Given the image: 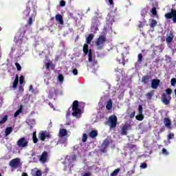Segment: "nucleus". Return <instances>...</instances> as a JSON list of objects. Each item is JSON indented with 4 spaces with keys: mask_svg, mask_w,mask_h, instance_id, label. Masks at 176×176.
Here are the masks:
<instances>
[{
    "mask_svg": "<svg viewBox=\"0 0 176 176\" xmlns=\"http://www.w3.org/2000/svg\"><path fill=\"white\" fill-rule=\"evenodd\" d=\"M164 124L165 127L171 130V120L168 118H164Z\"/></svg>",
    "mask_w": 176,
    "mask_h": 176,
    "instance_id": "obj_15",
    "label": "nucleus"
},
{
    "mask_svg": "<svg viewBox=\"0 0 176 176\" xmlns=\"http://www.w3.org/2000/svg\"><path fill=\"white\" fill-rule=\"evenodd\" d=\"M146 96L147 98H149V100H152V97H153V91L148 92L146 94Z\"/></svg>",
    "mask_w": 176,
    "mask_h": 176,
    "instance_id": "obj_35",
    "label": "nucleus"
},
{
    "mask_svg": "<svg viewBox=\"0 0 176 176\" xmlns=\"http://www.w3.org/2000/svg\"><path fill=\"white\" fill-rule=\"evenodd\" d=\"M24 34H25V30L21 28L19 30V31L17 32V34H16L15 39L19 40L20 38L21 39V38H23V36H24Z\"/></svg>",
    "mask_w": 176,
    "mask_h": 176,
    "instance_id": "obj_17",
    "label": "nucleus"
},
{
    "mask_svg": "<svg viewBox=\"0 0 176 176\" xmlns=\"http://www.w3.org/2000/svg\"><path fill=\"white\" fill-rule=\"evenodd\" d=\"M19 83H20V85H23V83H24V76H21L19 77Z\"/></svg>",
    "mask_w": 176,
    "mask_h": 176,
    "instance_id": "obj_43",
    "label": "nucleus"
},
{
    "mask_svg": "<svg viewBox=\"0 0 176 176\" xmlns=\"http://www.w3.org/2000/svg\"><path fill=\"white\" fill-rule=\"evenodd\" d=\"M131 126L130 124L124 125L121 129V134L122 135H127V130L130 129Z\"/></svg>",
    "mask_w": 176,
    "mask_h": 176,
    "instance_id": "obj_16",
    "label": "nucleus"
},
{
    "mask_svg": "<svg viewBox=\"0 0 176 176\" xmlns=\"http://www.w3.org/2000/svg\"><path fill=\"white\" fill-rule=\"evenodd\" d=\"M135 118L136 120H139L140 122L144 120V115H142V113H139V115L136 116Z\"/></svg>",
    "mask_w": 176,
    "mask_h": 176,
    "instance_id": "obj_33",
    "label": "nucleus"
},
{
    "mask_svg": "<svg viewBox=\"0 0 176 176\" xmlns=\"http://www.w3.org/2000/svg\"><path fill=\"white\" fill-rule=\"evenodd\" d=\"M14 81L19 82V75H16Z\"/></svg>",
    "mask_w": 176,
    "mask_h": 176,
    "instance_id": "obj_58",
    "label": "nucleus"
},
{
    "mask_svg": "<svg viewBox=\"0 0 176 176\" xmlns=\"http://www.w3.org/2000/svg\"><path fill=\"white\" fill-rule=\"evenodd\" d=\"M32 89H34V87H32V85H30L29 87L30 91H31V90H32Z\"/></svg>",
    "mask_w": 176,
    "mask_h": 176,
    "instance_id": "obj_61",
    "label": "nucleus"
},
{
    "mask_svg": "<svg viewBox=\"0 0 176 176\" xmlns=\"http://www.w3.org/2000/svg\"><path fill=\"white\" fill-rule=\"evenodd\" d=\"M19 91H24V87L22 85H19Z\"/></svg>",
    "mask_w": 176,
    "mask_h": 176,
    "instance_id": "obj_54",
    "label": "nucleus"
},
{
    "mask_svg": "<svg viewBox=\"0 0 176 176\" xmlns=\"http://www.w3.org/2000/svg\"><path fill=\"white\" fill-rule=\"evenodd\" d=\"M174 39V34L170 32L168 34L166 35V42L168 45H170Z\"/></svg>",
    "mask_w": 176,
    "mask_h": 176,
    "instance_id": "obj_13",
    "label": "nucleus"
},
{
    "mask_svg": "<svg viewBox=\"0 0 176 176\" xmlns=\"http://www.w3.org/2000/svg\"><path fill=\"white\" fill-rule=\"evenodd\" d=\"M72 111H73L72 115L74 116V118H80L82 116V110L79 109V101L74 100L73 102Z\"/></svg>",
    "mask_w": 176,
    "mask_h": 176,
    "instance_id": "obj_2",
    "label": "nucleus"
},
{
    "mask_svg": "<svg viewBox=\"0 0 176 176\" xmlns=\"http://www.w3.org/2000/svg\"><path fill=\"white\" fill-rule=\"evenodd\" d=\"M31 12V8L27 7L26 9L23 12V14L26 16L28 17L30 16V13Z\"/></svg>",
    "mask_w": 176,
    "mask_h": 176,
    "instance_id": "obj_26",
    "label": "nucleus"
},
{
    "mask_svg": "<svg viewBox=\"0 0 176 176\" xmlns=\"http://www.w3.org/2000/svg\"><path fill=\"white\" fill-rule=\"evenodd\" d=\"M150 80L151 76H144L142 78V82L144 83V85H147V83H149Z\"/></svg>",
    "mask_w": 176,
    "mask_h": 176,
    "instance_id": "obj_21",
    "label": "nucleus"
},
{
    "mask_svg": "<svg viewBox=\"0 0 176 176\" xmlns=\"http://www.w3.org/2000/svg\"><path fill=\"white\" fill-rule=\"evenodd\" d=\"M66 159L68 160V162H75L76 160V155L72 153L70 156L67 155Z\"/></svg>",
    "mask_w": 176,
    "mask_h": 176,
    "instance_id": "obj_20",
    "label": "nucleus"
},
{
    "mask_svg": "<svg viewBox=\"0 0 176 176\" xmlns=\"http://www.w3.org/2000/svg\"><path fill=\"white\" fill-rule=\"evenodd\" d=\"M85 54H88V61L89 63L93 62V56H91V50H89V45L85 44L82 48Z\"/></svg>",
    "mask_w": 176,
    "mask_h": 176,
    "instance_id": "obj_4",
    "label": "nucleus"
},
{
    "mask_svg": "<svg viewBox=\"0 0 176 176\" xmlns=\"http://www.w3.org/2000/svg\"><path fill=\"white\" fill-rule=\"evenodd\" d=\"M111 142L109 141V140L105 139L102 143V146H104V148H108V146H109Z\"/></svg>",
    "mask_w": 176,
    "mask_h": 176,
    "instance_id": "obj_25",
    "label": "nucleus"
},
{
    "mask_svg": "<svg viewBox=\"0 0 176 176\" xmlns=\"http://www.w3.org/2000/svg\"><path fill=\"white\" fill-rule=\"evenodd\" d=\"M107 42V37L105 36H100L96 41V46L98 50L102 49L104 44Z\"/></svg>",
    "mask_w": 176,
    "mask_h": 176,
    "instance_id": "obj_3",
    "label": "nucleus"
},
{
    "mask_svg": "<svg viewBox=\"0 0 176 176\" xmlns=\"http://www.w3.org/2000/svg\"><path fill=\"white\" fill-rule=\"evenodd\" d=\"M49 156V153L47 151H43L41 154L39 160L41 163H46L47 162V157Z\"/></svg>",
    "mask_w": 176,
    "mask_h": 176,
    "instance_id": "obj_11",
    "label": "nucleus"
},
{
    "mask_svg": "<svg viewBox=\"0 0 176 176\" xmlns=\"http://www.w3.org/2000/svg\"><path fill=\"white\" fill-rule=\"evenodd\" d=\"M58 80H59V82H64V76H63V74H59L58 77Z\"/></svg>",
    "mask_w": 176,
    "mask_h": 176,
    "instance_id": "obj_37",
    "label": "nucleus"
},
{
    "mask_svg": "<svg viewBox=\"0 0 176 176\" xmlns=\"http://www.w3.org/2000/svg\"><path fill=\"white\" fill-rule=\"evenodd\" d=\"M45 67L47 69H49L50 68V63H47L45 64Z\"/></svg>",
    "mask_w": 176,
    "mask_h": 176,
    "instance_id": "obj_55",
    "label": "nucleus"
},
{
    "mask_svg": "<svg viewBox=\"0 0 176 176\" xmlns=\"http://www.w3.org/2000/svg\"><path fill=\"white\" fill-rule=\"evenodd\" d=\"M17 85H19V81H14V80L12 87H13L14 89H16V87H17Z\"/></svg>",
    "mask_w": 176,
    "mask_h": 176,
    "instance_id": "obj_49",
    "label": "nucleus"
},
{
    "mask_svg": "<svg viewBox=\"0 0 176 176\" xmlns=\"http://www.w3.org/2000/svg\"><path fill=\"white\" fill-rule=\"evenodd\" d=\"M72 74H74L75 76L78 75V69H74L72 70Z\"/></svg>",
    "mask_w": 176,
    "mask_h": 176,
    "instance_id": "obj_52",
    "label": "nucleus"
},
{
    "mask_svg": "<svg viewBox=\"0 0 176 176\" xmlns=\"http://www.w3.org/2000/svg\"><path fill=\"white\" fill-rule=\"evenodd\" d=\"M93 38H94V34H90L86 38V43L89 45L91 43V41H93Z\"/></svg>",
    "mask_w": 176,
    "mask_h": 176,
    "instance_id": "obj_22",
    "label": "nucleus"
},
{
    "mask_svg": "<svg viewBox=\"0 0 176 176\" xmlns=\"http://www.w3.org/2000/svg\"><path fill=\"white\" fill-rule=\"evenodd\" d=\"M165 17L168 19H173V23H176V10L171 8L170 12L165 14Z\"/></svg>",
    "mask_w": 176,
    "mask_h": 176,
    "instance_id": "obj_8",
    "label": "nucleus"
},
{
    "mask_svg": "<svg viewBox=\"0 0 176 176\" xmlns=\"http://www.w3.org/2000/svg\"><path fill=\"white\" fill-rule=\"evenodd\" d=\"M166 93H163L161 96V101L164 105H169L171 101V93L173 89L168 88L165 90Z\"/></svg>",
    "mask_w": 176,
    "mask_h": 176,
    "instance_id": "obj_1",
    "label": "nucleus"
},
{
    "mask_svg": "<svg viewBox=\"0 0 176 176\" xmlns=\"http://www.w3.org/2000/svg\"><path fill=\"white\" fill-rule=\"evenodd\" d=\"M146 167H148V165L146 164V163H143V164H141L140 165V168H146Z\"/></svg>",
    "mask_w": 176,
    "mask_h": 176,
    "instance_id": "obj_46",
    "label": "nucleus"
},
{
    "mask_svg": "<svg viewBox=\"0 0 176 176\" xmlns=\"http://www.w3.org/2000/svg\"><path fill=\"white\" fill-rule=\"evenodd\" d=\"M8 121V115H6L1 120H0V124H3Z\"/></svg>",
    "mask_w": 176,
    "mask_h": 176,
    "instance_id": "obj_31",
    "label": "nucleus"
},
{
    "mask_svg": "<svg viewBox=\"0 0 176 176\" xmlns=\"http://www.w3.org/2000/svg\"><path fill=\"white\" fill-rule=\"evenodd\" d=\"M36 16V11L34 10V12L31 14L30 16L28 23L25 25V28H29V27H31L32 24H34V20H35V16Z\"/></svg>",
    "mask_w": 176,
    "mask_h": 176,
    "instance_id": "obj_9",
    "label": "nucleus"
},
{
    "mask_svg": "<svg viewBox=\"0 0 176 176\" xmlns=\"http://www.w3.org/2000/svg\"><path fill=\"white\" fill-rule=\"evenodd\" d=\"M82 141V142H86V141H87V134H83Z\"/></svg>",
    "mask_w": 176,
    "mask_h": 176,
    "instance_id": "obj_41",
    "label": "nucleus"
},
{
    "mask_svg": "<svg viewBox=\"0 0 176 176\" xmlns=\"http://www.w3.org/2000/svg\"><path fill=\"white\" fill-rule=\"evenodd\" d=\"M122 65H123V67H124V65H126V62L123 61L122 62Z\"/></svg>",
    "mask_w": 176,
    "mask_h": 176,
    "instance_id": "obj_64",
    "label": "nucleus"
},
{
    "mask_svg": "<svg viewBox=\"0 0 176 176\" xmlns=\"http://www.w3.org/2000/svg\"><path fill=\"white\" fill-rule=\"evenodd\" d=\"M38 138L41 141H45L46 140V131H41L38 133Z\"/></svg>",
    "mask_w": 176,
    "mask_h": 176,
    "instance_id": "obj_18",
    "label": "nucleus"
},
{
    "mask_svg": "<svg viewBox=\"0 0 176 176\" xmlns=\"http://www.w3.org/2000/svg\"><path fill=\"white\" fill-rule=\"evenodd\" d=\"M49 105L51 108H54V106L52 103H49Z\"/></svg>",
    "mask_w": 176,
    "mask_h": 176,
    "instance_id": "obj_62",
    "label": "nucleus"
},
{
    "mask_svg": "<svg viewBox=\"0 0 176 176\" xmlns=\"http://www.w3.org/2000/svg\"><path fill=\"white\" fill-rule=\"evenodd\" d=\"M170 85L171 86H175L176 85V78H173L170 80Z\"/></svg>",
    "mask_w": 176,
    "mask_h": 176,
    "instance_id": "obj_40",
    "label": "nucleus"
},
{
    "mask_svg": "<svg viewBox=\"0 0 176 176\" xmlns=\"http://www.w3.org/2000/svg\"><path fill=\"white\" fill-rule=\"evenodd\" d=\"M22 176H28V175L27 173H23L22 174Z\"/></svg>",
    "mask_w": 176,
    "mask_h": 176,
    "instance_id": "obj_63",
    "label": "nucleus"
},
{
    "mask_svg": "<svg viewBox=\"0 0 176 176\" xmlns=\"http://www.w3.org/2000/svg\"><path fill=\"white\" fill-rule=\"evenodd\" d=\"M162 152V155H165V156L168 155V153L167 152V149L163 148Z\"/></svg>",
    "mask_w": 176,
    "mask_h": 176,
    "instance_id": "obj_44",
    "label": "nucleus"
},
{
    "mask_svg": "<svg viewBox=\"0 0 176 176\" xmlns=\"http://www.w3.org/2000/svg\"><path fill=\"white\" fill-rule=\"evenodd\" d=\"M32 140H33L34 144H36L38 142V138L36 137V132L33 133Z\"/></svg>",
    "mask_w": 176,
    "mask_h": 176,
    "instance_id": "obj_30",
    "label": "nucleus"
},
{
    "mask_svg": "<svg viewBox=\"0 0 176 176\" xmlns=\"http://www.w3.org/2000/svg\"><path fill=\"white\" fill-rule=\"evenodd\" d=\"M134 116H135V111L132 112L131 114V118H134Z\"/></svg>",
    "mask_w": 176,
    "mask_h": 176,
    "instance_id": "obj_57",
    "label": "nucleus"
},
{
    "mask_svg": "<svg viewBox=\"0 0 176 176\" xmlns=\"http://www.w3.org/2000/svg\"><path fill=\"white\" fill-rule=\"evenodd\" d=\"M109 3L110 5H113V0H109Z\"/></svg>",
    "mask_w": 176,
    "mask_h": 176,
    "instance_id": "obj_59",
    "label": "nucleus"
},
{
    "mask_svg": "<svg viewBox=\"0 0 176 176\" xmlns=\"http://www.w3.org/2000/svg\"><path fill=\"white\" fill-rule=\"evenodd\" d=\"M151 13L153 14V16H156V14H157V11H156V8L153 7L152 9H151Z\"/></svg>",
    "mask_w": 176,
    "mask_h": 176,
    "instance_id": "obj_39",
    "label": "nucleus"
},
{
    "mask_svg": "<svg viewBox=\"0 0 176 176\" xmlns=\"http://www.w3.org/2000/svg\"><path fill=\"white\" fill-rule=\"evenodd\" d=\"M15 67H16L17 71H21V65H20V63H15Z\"/></svg>",
    "mask_w": 176,
    "mask_h": 176,
    "instance_id": "obj_42",
    "label": "nucleus"
},
{
    "mask_svg": "<svg viewBox=\"0 0 176 176\" xmlns=\"http://www.w3.org/2000/svg\"><path fill=\"white\" fill-rule=\"evenodd\" d=\"M68 135V131L65 129H60L59 131V137L63 138Z\"/></svg>",
    "mask_w": 176,
    "mask_h": 176,
    "instance_id": "obj_19",
    "label": "nucleus"
},
{
    "mask_svg": "<svg viewBox=\"0 0 176 176\" xmlns=\"http://www.w3.org/2000/svg\"><path fill=\"white\" fill-rule=\"evenodd\" d=\"M138 111H139V113H142V112H143L142 105H139Z\"/></svg>",
    "mask_w": 176,
    "mask_h": 176,
    "instance_id": "obj_51",
    "label": "nucleus"
},
{
    "mask_svg": "<svg viewBox=\"0 0 176 176\" xmlns=\"http://www.w3.org/2000/svg\"><path fill=\"white\" fill-rule=\"evenodd\" d=\"M13 131V129L10 126L7 127L6 129V135H10V134L12 133V131Z\"/></svg>",
    "mask_w": 176,
    "mask_h": 176,
    "instance_id": "obj_29",
    "label": "nucleus"
},
{
    "mask_svg": "<svg viewBox=\"0 0 176 176\" xmlns=\"http://www.w3.org/2000/svg\"><path fill=\"white\" fill-rule=\"evenodd\" d=\"M126 148L128 149H134V148H135V145L133 144H130L129 143L127 145H126Z\"/></svg>",
    "mask_w": 176,
    "mask_h": 176,
    "instance_id": "obj_36",
    "label": "nucleus"
},
{
    "mask_svg": "<svg viewBox=\"0 0 176 176\" xmlns=\"http://www.w3.org/2000/svg\"><path fill=\"white\" fill-rule=\"evenodd\" d=\"M89 63H93L91 65V67H94L95 65H97V64H98V61H97L96 60H94L92 59V62H89Z\"/></svg>",
    "mask_w": 176,
    "mask_h": 176,
    "instance_id": "obj_45",
    "label": "nucleus"
},
{
    "mask_svg": "<svg viewBox=\"0 0 176 176\" xmlns=\"http://www.w3.org/2000/svg\"><path fill=\"white\" fill-rule=\"evenodd\" d=\"M119 173H120V168L115 169L113 172L111 173L110 176H116Z\"/></svg>",
    "mask_w": 176,
    "mask_h": 176,
    "instance_id": "obj_27",
    "label": "nucleus"
},
{
    "mask_svg": "<svg viewBox=\"0 0 176 176\" xmlns=\"http://www.w3.org/2000/svg\"><path fill=\"white\" fill-rule=\"evenodd\" d=\"M120 71H121V69H119V67H117V68L116 69V72H120Z\"/></svg>",
    "mask_w": 176,
    "mask_h": 176,
    "instance_id": "obj_60",
    "label": "nucleus"
},
{
    "mask_svg": "<svg viewBox=\"0 0 176 176\" xmlns=\"http://www.w3.org/2000/svg\"><path fill=\"white\" fill-rule=\"evenodd\" d=\"M36 176H42V172L38 170L37 171H36V174H35Z\"/></svg>",
    "mask_w": 176,
    "mask_h": 176,
    "instance_id": "obj_50",
    "label": "nucleus"
},
{
    "mask_svg": "<svg viewBox=\"0 0 176 176\" xmlns=\"http://www.w3.org/2000/svg\"><path fill=\"white\" fill-rule=\"evenodd\" d=\"M156 25H157V21H156V20L153 19L150 23V27L151 28H155V27H156Z\"/></svg>",
    "mask_w": 176,
    "mask_h": 176,
    "instance_id": "obj_28",
    "label": "nucleus"
},
{
    "mask_svg": "<svg viewBox=\"0 0 176 176\" xmlns=\"http://www.w3.org/2000/svg\"><path fill=\"white\" fill-rule=\"evenodd\" d=\"M109 123L111 129H115L118 124V117L116 115L110 116L109 118Z\"/></svg>",
    "mask_w": 176,
    "mask_h": 176,
    "instance_id": "obj_6",
    "label": "nucleus"
},
{
    "mask_svg": "<svg viewBox=\"0 0 176 176\" xmlns=\"http://www.w3.org/2000/svg\"><path fill=\"white\" fill-rule=\"evenodd\" d=\"M16 145L19 148H26V146H28V140L25 137L21 138L18 140Z\"/></svg>",
    "mask_w": 176,
    "mask_h": 176,
    "instance_id": "obj_7",
    "label": "nucleus"
},
{
    "mask_svg": "<svg viewBox=\"0 0 176 176\" xmlns=\"http://www.w3.org/2000/svg\"><path fill=\"white\" fill-rule=\"evenodd\" d=\"M52 138V135L50 133H47V132L45 133V138Z\"/></svg>",
    "mask_w": 176,
    "mask_h": 176,
    "instance_id": "obj_53",
    "label": "nucleus"
},
{
    "mask_svg": "<svg viewBox=\"0 0 176 176\" xmlns=\"http://www.w3.org/2000/svg\"><path fill=\"white\" fill-rule=\"evenodd\" d=\"M10 167L11 168H19L21 166V162H20V158H14L9 163Z\"/></svg>",
    "mask_w": 176,
    "mask_h": 176,
    "instance_id": "obj_5",
    "label": "nucleus"
},
{
    "mask_svg": "<svg viewBox=\"0 0 176 176\" xmlns=\"http://www.w3.org/2000/svg\"><path fill=\"white\" fill-rule=\"evenodd\" d=\"M144 27V24L142 23V22H141L139 25H138V28H142Z\"/></svg>",
    "mask_w": 176,
    "mask_h": 176,
    "instance_id": "obj_56",
    "label": "nucleus"
},
{
    "mask_svg": "<svg viewBox=\"0 0 176 176\" xmlns=\"http://www.w3.org/2000/svg\"><path fill=\"white\" fill-rule=\"evenodd\" d=\"M97 135H98V133L96 130H92L89 133V137H91V138H96Z\"/></svg>",
    "mask_w": 176,
    "mask_h": 176,
    "instance_id": "obj_23",
    "label": "nucleus"
},
{
    "mask_svg": "<svg viewBox=\"0 0 176 176\" xmlns=\"http://www.w3.org/2000/svg\"><path fill=\"white\" fill-rule=\"evenodd\" d=\"M55 20L60 24V25H64V19H63V15L61 14H56L55 16Z\"/></svg>",
    "mask_w": 176,
    "mask_h": 176,
    "instance_id": "obj_14",
    "label": "nucleus"
},
{
    "mask_svg": "<svg viewBox=\"0 0 176 176\" xmlns=\"http://www.w3.org/2000/svg\"><path fill=\"white\" fill-rule=\"evenodd\" d=\"M60 6H61V8H64V6H65V1H64V0L60 1Z\"/></svg>",
    "mask_w": 176,
    "mask_h": 176,
    "instance_id": "obj_47",
    "label": "nucleus"
},
{
    "mask_svg": "<svg viewBox=\"0 0 176 176\" xmlns=\"http://www.w3.org/2000/svg\"><path fill=\"white\" fill-rule=\"evenodd\" d=\"M106 109L107 111H111L112 109V100L109 99L106 105Z\"/></svg>",
    "mask_w": 176,
    "mask_h": 176,
    "instance_id": "obj_24",
    "label": "nucleus"
},
{
    "mask_svg": "<svg viewBox=\"0 0 176 176\" xmlns=\"http://www.w3.org/2000/svg\"><path fill=\"white\" fill-rule=\"evenodd\" d=\"M23 111V109L21 107L20 109H19L14 114V118H17V116H19L21 112Z\"/></svg>",
    "mask_w": 176,
    "mask_h": 176,
    "instance_id": "obj_32",
    "label": "nucleus"
},
{
    "mask_svg": "<svg viewBox=\"0 0 176 176\" xmlns=\"http://www.w3.org/2000/svg\"><path fill=\"white\" fill-rule=\"evenodd\" d=\"M174 138V133H168V137H167V140L170 141V140H173Z\"/></svg>",
    "mask_w": 176,
    "mask_h": 176,
    "instance_id": "obj_38",
    "label": "nucleus"
},
{
    "mask_svg": "<svg viewBox=\"0 0 176 176\" xmlns=\"http://www.w3.org/2000/svg\"><path fill=\"white\" fill-rule=\"evenodd\" d=\"M98 23H100L98 16H94L92 18V27L95 28V31H98Z\"/></svg>",
    "mask_w": 176,
    "mask_h": 176,
    "instance_id": "obj_12",
    "label": "nucleus"
},
{
    "mask_svg": "<svg viewBox=\"0 0 176 176\" xmlns=\"http://www.w3.org/2000/svg\"><path fill=\"white\" fill-rule=\"evenodd\" d=\"M164 131H166V127L162 126L160 131H159V134L162 133H164Z\"/></svg>",
    "mask_w": 176,
    "mask_h": 176,
    "instance_id": "obj_48",
    "label": "nucleus"
},
{
    "mask_svg": "<svg viewBox=\"0 0 176 176\" xmlns=\"http://www.w3.org/2000/svg\"><path fill=\"white\" fill-rule=\"evenodd\" d=\"M159 86H160V80L155 78L151 80V88L156 90Z\"/></svg>",
    "mask_w": 176,
    "mask_h": 176,
    "instance_id": "obj_10",
    "label": "nucleus"
},
{
    "mask_svg": "<svg viewBox=\"0 0 176 176\" xmlns=\"http://www.w3.org/2000/svg\"><path fill=\"white\" fill-rule=\"evenodd\" d=\"M138 63L142 64V54L141 53L138 55Z\"/></svg>",
    "mask_w": 176,
    "mask_h": 176,
    "instance_id": "obj_34",
    "label": "nucleus"
}]
</instances>
